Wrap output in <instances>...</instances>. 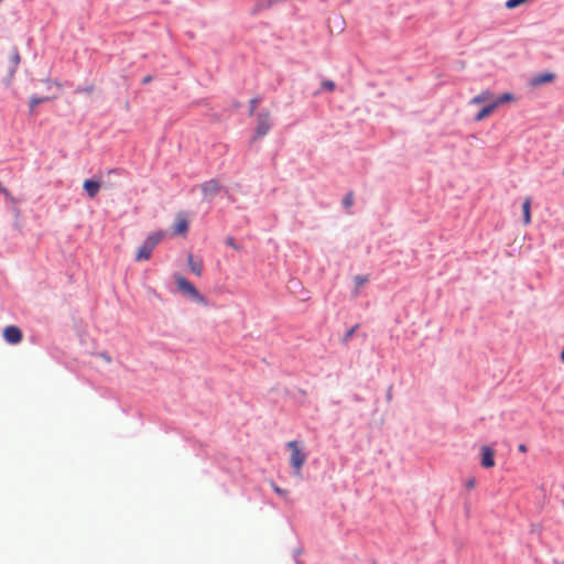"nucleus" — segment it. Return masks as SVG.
I'll return each instance as SVG.
<instances>
[{"mask_svg": "<svg viewBox=\"0 0 564 564\" xmlns=\"http://www.w3.org/2000/svg\"><path fill=\"white\" fill-rule=\"evenodd\" d=\"M164 238L163 231H156L150 234L144 242L139 247L135 261H147L151 258L152 251L160 243V241Z\"/></svg>", "mask_w": 564, "mask_h": 564, "instance_id": "nucleus-1", "label": "nucleus"}, {"mask_svg": "<svg viewBox=\"0 0 564 564\" xmlns=\"http://www.w3.org/2000/svg\"><path fill=\"white\" fill-rule=\"evenodd\" d=\"M286 447L291 451L290 464L294 474L301 476L302 467L306 462V454L303 452V447L299 441L288 442Z\"/></svg>", "mask_w": 564, "mask_h": 564, "instance_id": "nucleus-2", "label": "nucleus"}, {"mask_svg": "<svg viewBox=\"0 0 564 564\" xmlns=\"http://www.w3.org/2000/svg\"><path fill=\"white\" fill-rule=\"evenodd\" d=\"M175 282L177 285V290L182 292L184 295L189 296L196 302L205 303V297L198 292V290L188 280H186L182 275L175 276Z\"/></svg>", "mask_w": 564, "mask_h": 564, "instance_id": "nucleus-3", "label": "nucleus"}, {"mask_svg": "<svg viewBox=\"0 0 564 564\" xmlns=\"http://www.w3.org/2000/svg\"><path fill=\"white\" fill-rule=\"evenodd\" d=\"M271 129L270 112H260L257 116L256 137L265 135Z\"/></svg>", "mask_w": 564, "mask_h": 564, "instance_id": "nucleus-4", "label": "nucleus"}, {"mask_svg": "<svg viewBox=\"0 0 564 564\" xmlns=\"http://www.w3.org/2000/svg\"><path fill=\"white\" fill-rule=\"evenodd\" d=\"M3 337L7 343L15 345L22 340V332L17 326H7L3 329Z\"/></svg>", "mask_w": 564, "mask_h": 564, "instance_id": "nucleus-5", "label": "nucleus"}, {"mask_svg": "<svg viewBox=\"0 0 564 564\" xmlns=\"http://www.w3.org/2000/svg\"><path fill=\"white\" fill-rule=\"evenodd\" d=\"M200 189L205 198H213L220 189L219 182L217 180H209L200 185Z\"/></svg>", "mask_w": 564, "mask_h": 564, "instance_id": "nucleus-6", "label": "nucleus"}, {"mask_svg": "<svg viewBox=\"0 0 564 564\" xmlns=\"http://www.w3.org/2000/svg\"><path fill=\"white\" fill-rule=\"evenodd\" d=\"M554 79H555V74L546 72V73H542V74H538V75L533 76L530 79V85L532 87H538L543 84L552 83V82H554Z\"/></svg>", "mask_w": 564, "mask_h": 564, "instance_id": "nucleus-7", "label": "nucleus"}, {"mask_svg": "<svg viewBox=\"0 0 564 564\" xmlns=\"http://www.w3.org/2000/svg\"><path fill=\"white\" fill-rule=\"evenodd\" d=\"M494 455L495 452L489 446L481 447V466L484 468H491L495 466Z\"/></svg>", "mask_w": 564, "mask_h": 564, "instance_id": "nucleus-8", "label": "nucleus"}, {"mask_svg": "<svg viewBox=\"0 0 564 564\" xmlns=\"http://www.w3.org/2000/svg\"><path fill=\"white\" fill-rule=\"evenodd\" d=\"M100 186V182L94 180H86L83 184L84 189L90 198H94L98 194Z\"/></svg>", "mask_w": 564, "mask_h": 564, "instance_id": "nucleus-9", "label": "nucleus"}, {"mask_svg": "<svg viewBox=\"0 0 564 564\" xmlns=\"http://www.w3.org/2000/svg\"><path fill=\"white\" fill-rule=\"evenodd\" d=\"M187 262L191 271L196 275L200 276L203 273V261L200 259H195L193 254H188Z\"/></svg>", "mask_w": 564, "mask_h": 564, "instance_id": "nucleus-10", "label": "nucleus"}, {"mask_svg": "<svg viewBox=\"0 0 564 564\" xmlns=\"http://www.w3.org/2000/svg\"><path fill=\"white\" fill-rule=\"evenodd\" d=\"M498 107V102H489L487 106H485L475 117V120L476 121H481L484 120L485 118H487L488 116H490L495 110L496 108Z\"/></svg>", "mask_w": 564, "mask_h": 564, "instance_id": "nucleus-11", "label": "nucleus"}, {"mask_svg": "<svg viewBox=\"0 0 564 564\" xmlns=\"http://www.w3.org/2000/svg\"><path fill=\"white\" fill-rule=\"evenodd\" d=\"M486 101H490V102L494 101V96H492V94L489 90H484L479 95L475 96L470 100V104L479 105V104L486 102Z\"/></svg>", "mask_w": 564, "mask_h": 564, "instance_id": "nucleus-12", "label": "nucleus"}, {"mask_svg": "<svg viewBox=\"0 0 564 564\" xmlns=\"http://www.w3.org/2000/svg\"><path fill=\"white\" fill-rule=\"evenodd\" d=\"M530 209H531V198H530V197H527V198L523 200V204H522L523 223H524V225H529V224L531 223V213H530Z\"/></svg>", "mask_w": 564, "mask_h": 564, "instance_id": "nucleus-13", "label": "nucleus"}, {"mask_svg": "<svg viewBox=\"0 0 564 564\" xmlns=\"http://www.w3.org/2000/svg\"><path fill=\"white\" fill-rule=\"evenodd\" d=\"M188 229V224L185 218H177L175 225H174V232L175 234H185Z\"/></svg>", "mask_w": 564, "mask_h": 564, "instance_id": "nucleus-14", "label": "nucleus"}, {"mask_svg": "<svg viewBox=\"0 0 564 564\" xmlns=\"http://www.w3.org/2000/svg\"><path fill=\"white\" fill-rule=\"evenodd\" d=\"M355 284H356V290L354 292V295L357 296L358 295V290L359 288H361L364 284H366L368 281H369V278L367 275H356L355 276Z\"/></svg>", "mask_w": 564, "mask_h": 564, "instance_id": "nucleus-15", "label": "nucleus"}, {"mask_svg": "<svg viewBox=\"0 0 564 564\" xmlns=\"http://www.w3.org/2000/svg\"><path fill=\"white\" fill-rule=\"evenodd\" d=\"M48 100L47 97H36V96H33L30 98V112L33 113L34 110H35V107L41 104V102H44Z\"/></svg>", "mask_w": 564, "mask_h": 564, "instance_id": "nucleus-16", "label": "nucleus"}, {"mask_svg": "<svg viewBox=\"0 0 564 564\" xmlns=\"http://www.w3.org/2000/svg\"><path fill=\"white\" fill-rule=\"evenodd\" d=\"M513 99V96L509 93H506L503 94L501 97H499L498 99H495L494 102H498V106L503 104V102H508L510 100Z\"/></svg>", "mask_w": 564, "mask_h": 564, "instance_id": "nucleus-17", "label": "nucleus"}, {"mask_svg": "<svg viewBox=\"0 0 564 564\" xmlns=\"http://www.w3.org/2000/svg\"><path fill=\"white\" fill-rule=\"evenodd\" d=\"M335 83L333 80H323L322 82V89L333 91L335 90Z\"/></svg>", "mask_w": 564, "mask_h": 564, "instance_id": "nucleus-18", "label": "nucleus"}, {"mask_svg": "<svg viewBox=\"0 0 564 564\" xmlns=\"http://www.w3.org/2000/svg\"><path fill=\"white\" fill-rule=\"evenodd\" d=\"M343 204L346 208H350L354 204V195L352 193H348L344 199H343Z\"/></svg>", "mask_w": 564, "mask_h": 564, "instance_id": "nucleus-19", "label": "nucleus"}, {"mask_svg": "<svg viewBox=\"0 0 564 564\" xmlns=\"http://www.w3.org/2000/svg\"><path fill=\"white\" fill-rule=\"evenodd\" d=\"M258 104H259V99L258 98H252L250 100V109H249L250 116H252L254 113V110H256Z\"/></svg>", "mask_w": 564, "mask_h": 564, "instance_id": "nucleus-20", "label": "nucleus"}, {"mask_svg": "<svg viewBox=\"0 0 564 564\" xmlns=\"http://www.w3.org/2000/svg\"><path fill=\"white\" fill-rule=\"evenodd\" d=\"M226 243L231 247L232 249L235 250H239L240 247L235 242V239L232 237H227L226 238Z\"/></svg>", "mask_w": 564, "mask_h": 564, "instance_id": "nucleus-21", "label": "nucleus"}, {"mask_svg": "<svg viewBox=\"0 0 564 564\" xmlns=\"http://www.w3.org/2000/svg\"><path fill=\"white\" fill-rule=\"evenodd\" d=\"M95 87L94 85L86 86L84 88H78V93H85V94H91L94 91Z\"/></svg>", "mask_w": 564, "mask_h": 564, "instance_id": "nucleus-22", "label": "nucleus"}, {"mask_svg": "<svg viewBox=\"0 0 564 564\" xmlns=\"http://www.w3.org/2000/svg\"><path fill=\"white\" fill-rule=\"evenodd\" d=\"M356 329H357V325H356V326H354V327H351V328L346 333V335H345V340H346V341H347V340H348V339L354 335V333L356 332Z\"/></svg>", "mask_w": 564, "mask_h": 564, "instance_id": "nucleus-23", "label": "nucleus"}, {"mask_svg": "<svg viewBox=\"0 0 564 564\" xmlns=\"http://www.w3.org/2000/svg\"><path fill=\"white\" fill-rule=\"evenodd\" d=\"M475 485H476V481L474 478H470L466 481V488L467 489H474L475 488Z\"/></svg>", "mask_w": 564, "mask_h": 564, "instance_id": "nucleus-24", "label": "nucleus"}, {"mask_svg": "<svg viewBox=\"0 0 564 564\" xmlns=\"http://www.w3.org/2000/svg\"><path fill=\"white\" fill-rule=\"evenodd\" d=\"M272 487H273V490H274L278 495H280V496H285V495H286V491H285L284 489H281L280 487H278V486H275V485H273Z\"/></svg>", "mask_w": 564, "mask_h": 564, "instance_id": "nucleus-25", "label": "nucleus"}, {"mask_svg": "<svg viewBox=\"0 0 564 564\" xmlns=\"http://www.w3.org/2000/svg\"><path fill=\"white\" fill-rule=\"evenodd\" d=\"M99 356L106 361V362H110L111 361V358L108 354L106 352H101L99 354Z\"/></svg>", "mask_w": 564, "mask_h": 564, "instance_id": "nucleus-26", "label": "nucleus"}, {"mask_svg": "<svg viewBox=\"0 0 564 564\" xmlns=\"http://www.w3.org/2000/svg\"><path fill=\"white\" fill-rule=\"evenodd\" d=\"M152 82V76L151 75H148L145 77H143L142 79V84H149Z\"/></svg>", "mask_w": 564, "mask_h": 564, "instance_id": "nucleus-27", "label": "nucleus"}, {"mask_svg": "<svg viewBox=\"0 0 564 564\" xmlns=\"http://www.w3.org/2000/svg\"><path fill=\"white\" fill-rule=\"evenodd\" d=\"M13 62H14V65H18V64H19V62H20V56H19V54H18V53H15V54L13 55Z\"/></svg>", "mask_w": 564, "mask_h": 564, "instance_id": "nucleus-28", "label": "nucleus"}, {"mask_svg": "<svg viewBox=\"0 0 564 564\" xmlns=\"http://www.w3.org/2000/svg\"><path fill=\"white\" fill-rule=\"evenodd\" d=\"M518 449L521 452V453H525L527 452V446L524 444H520Z\"/></svg>", "mask_w": 564, "mask_h": 564, "instance_id": "nucleus-29", "label": "nucleus"}, {"mask_svg": "<svg viewBox=\"0 0 564 564\" xmlns=\"http://www.w3.org/2000/svg\"><path fill=\"white\" fill-rule=\"evenodd\" d=\"M553 564H564V562H561V561L554 560V561H553Z\"/></svg>", "mask_w": 564, "mask_h": 564, "instance_id": "nucleus-30", "label": "nucleus"}, {"mask_svg": "<svg viewBox=\"0 0 564 564\" xmlns=\"http://www.w3.org/2000/svg\"><path fill=\"white\" fill-rule=\"evenodd\" d=\"M561 359L564 361V350L561 354Z\"/></svg>", "mask_w": 564, "mask_h": 564, "instance_id": "nucleus-31", "label": "nucleus"}]
</instances>
